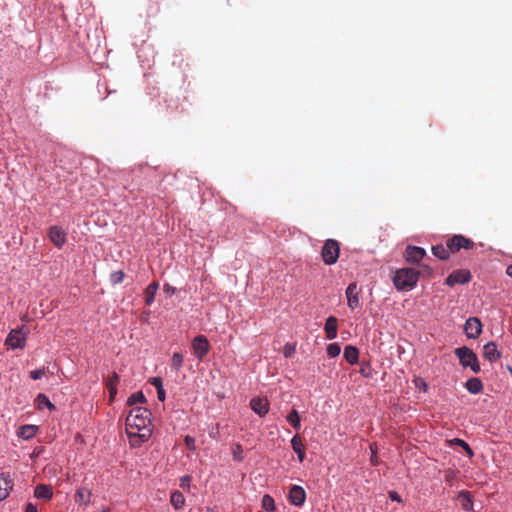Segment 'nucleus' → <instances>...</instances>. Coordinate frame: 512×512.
<instances>
[{"label": "nucleus", "instance_id": "f8f14e48", "mask_svg": "<svg viewBox=\"0 0 512 512\" xmlns=\"http://www.w3.org/2000/svg\"><path fill=\"white\" fill-rule=\"evenodd\" d=\"M288 498L293 505L299 507L306 499V492L301 486L294 485L290 488Z\"/></svg>", "mask_w": 512, "mask_h": 512}, {"label": "nucleus", "instance_id": "bb28decb", "mask_svg": "<svg viewBox=\"0 0 512 512\" xmlns=\"http://www.w3.org/2000/svg\"><path fill=\"white\" fill-rule=\"evenodd\" d=\"M37 427L34 425H24L19 429L18 435L23 439H30L35 436Z\"/></svg>", "mask_w": 512, "mask_h": 512}, {"label": "nucleus", "instance_id": "cd10ccee", "mask_svg": "<svg viewBox=\"0 0 512 512\" xmlns=\"http://www.w3.org/2000/svg\"><path fill=\"white\" fill-rule=\"evenodd\" d=\"M36 404L39 409H43L44 407L49 408V410H55L56 407L51 403L49 398L44 394H38L36 397Z\"/></svg>", "mask_w": 512, "mask_h": 512}, {"label": "nucleus", "instance_id": "9b49d317", "mask_svg": "<svg viewBox=\"0 0 512 512\" xmlns=\"http://www.w3.org/2000/svg\"><path fill=\"white\" fill-rule=\"evenodd\" d=\"M346 297L348 307L351 309H356L360 307V297L358 292V287L355 282H352L348 285L346 289Z\"/></svg>", "mask_w": 512, "mask_h": 512}, {"label": "nucleus", "instance_id": "412c9836", "mask_svg": "<svg viewBox=\"0 0 512 512\" xmlns=\"http://www.w3.org/2000/svg\"><path fill=\"white\" fill-rule=\"evenodd\" d=\"M344 358L351 365L356 364L359 359V350L352 345L346 346L344 349Z\"/></svg>", "mask_w": 512, "mask_h": 512}, {"label": "nucleus", "instance_id": "b1692460", "mask_svg": "<svg viewBox=\"0 0 512 512\" xmlns=\"http://www.w3.org/2000/svg\"><path fill=\"white\" fill-rule=\"evenodd\" d=\"M158 287L159 285L157 282H152L146 287L144 291L146 305L150 306L154 302V298L157 293Z\"/></svg>", "mask_w": 512, "mask_h": 512}, {"label": "nucleus", "instance_id": "473e14b6", "mask_svg": "<svg viewBox=\"0 0 512 512\" xmlns=\"http://www.w3.org/2000/svg\"><path fill=\"white\" fill-rule=\"evenodd\" d=\"M183 365V355L181 353L175 352L171 358V366L177 372L181 369Z\"/></svg>", "mask_w": 512, "mask_h": 512}, {"label": "nucleus", "instance_id": "37998d69", "mask_svg": "<svg viewBox=\"0 0 512 512\" xmlns=\"http://www.w3.org/2000/svg\"><path fill=\"white\" fill-rule=\"evenodd\" d=\"M164 291L170 295L174 294L176 289L175 287L169 285L168 283L164 284V287H163Z\"/></svg>", "mask_w": 512, "mask_h": 512}, {"label": "nucleus", "instance_id": "a19ab883", "mask_svg": "<svg viewBox=\"0 0 512 512\" xmlns=\"http://www.w3.org/2000/svg\"><path fill=\"white\" fill-rule=\"evenodd\" d=\"M45 372H46L45 368H40V369H37V370H33V371L30 372V378L33 379V380H39V379H41L43 377Z\"/></svg>", "mask_w": 512, "mask_h": 512}, {"label": "nucleus", "instance_id": "5701e85b", "mask_svg": "<svg viewBox=\"0 0 512 512\" xmlns=\"http://www.w3.org/2000/svg\"><path fill=\"white\" fill-rule=\"evenodd\" d=\"M466 389L472 394H478L483 390V384L479 378L473 377L466 381Z\"/></svg>", "mask_w": 512, "mask_h": 512}, {"label": "nucleus", "instance_id": "c85d7f7f", "mask_svg": "<svg viewBox=\"0 0 512 512\" xmlns=\"http://www.w3.org/2000/svg\"><path fill=\"white\" fill-rule=\"evenodd\" d=\"M287 421L293 426L294 429L299 430L301 428V420L297 410H291V412L287 415Z\"/></svg>", "mask_w": 512, "mask_h": 512}, {"label": "nucleus", "instance_id": "423d86ee", "mask_svg": "<svg viewBox=\"0 0 512 512\" xmlns=\"http://www.w3.org/2000/svg\"><path fill=\"white\" fill-rule=\"evenodd\" d=\"M447 247L449 248L451 253H456L460 249H473L475 247V243L471 239L459 234L454 235L453 237L447 240Z\"/></svg>", "mask_w": 512, "mask_h": 512}, {"label": "nucleus", "instance_id": "6e6552de", "mask_svg": "<svg viewBox=\"0 0 512 512\" xmlns=\"http://www.w3.org/2000/svg\"><path fill=\"white\" fill-rule=\"evenodd\" d=\"M471 280V273L467 269H458L453 271L445 279V284L454 286L456 284H466Z\"/></svg>", "mask_w": 512, "mask_h": 512}, {"label": "nucleus", "instance_id": "4468645a", "mask_svg": "<svg viewBox=\"0 0 512 512\" xmlns=\"http://www.w3.org/2000/svg\"><path fill=\"white\" fill-rule=\"evenodd\" d=\"M13 485V478L9 473L0 474V501L8 497L9 491L12 489Z\"/></svg>", "mask_w": 512, "mask_h": 512}, {"label": "nucleus", "instance_id": "393cba45", "mask_svg": "<svg viewBox=\"0 0 512 512\" xmlns=\"http://www.w3.org/2000/svg\"><path fill=\"white\" fill-rule=\"evenodd\" d=\"M432 253L435 257L441 260H446L449 258L451 252L447 245L444 246L443 244H438L432 247Z\"/></svg>", "mask_w": 512, "mask_h": 512}, {"label": "nucleus", "instance_id": "f3484780", "mask_svg": "<svg viewBox=\"0 0 512 512\" xmlns=\"http://www.w3.org/2000/svg\"><path fill=\"white\" fill-rule=\"evenodd\" d=\"M324 330L328 340L335 339L337 337V318L334 316L328 317L324 325Z\"/></svg>", "mask_w": 512, "mask_h": 512}, {"label": "nucleus", "instance_id": "e433bc0d", "mask_svg": "<svg viewBox=\"0 0 512 512\" xmlns=\"http://www.w3.org/2000/svg\"><path fill=\"white\" fill-rule=\"evenodd\" d=\"M360 374L364 377H370L371 376V367L368 362L362 361L360 364Z\"/></svg>", "mask_w": 512, "mask_h": 512}, {"label": "nucleus", "instance_id": "ddd939ff", "mask_svg": "<svg viewBox=\"0 0 512 512\" xmlns=\"http://www.w3.org/2000/svg\"><path fill=\"white\" fill-rule=\"evenodd\" d=\"M426 252L423 248L417 246H408L405 250V259L409 263H418L420 262Z\"/></svg>", "mask_w": 512, "mask_h": 512}, {"label": "nucleus", "instance_id": "6ab92c4d", "mask_svg": "<svg viewBox=\"0 0 512 512\" xmlns=\"http://www.w3.org/2000/svg\"><path fill=\"white\" fill-rule=\"evenodd\" d=\"M291 446H292L293 451L297 454L298 460L300 462H303V460L305 458V450L306 449L302 442L301 437L298 434H296L291 439Z\"/></svg>", "mask_w": 512, "mask_h": 512}, {"label": "nucleus", "instance_id": "39448f33", "mask_svg": "<svg viewBox=\"0 0 512 512\" xmlns=\"http://www.w3.org/2000/svg\"><path fill=\"white\" fill-rule=\"evenodd\" d=\"M29 331L25 330V326L18 329H12L6 340L5 344L11 349H23L26 345V339Z\"/></svg>", "mask_w": 512, "mask_h": 512}, {"label": "nucleus", "instance_id": "dca6fc26", "mask_svg": "<svg viewBox=\"0 0 512 512\" xmlns=\"http://www.w3.org/2000/svg\"><path fill=\"white\" fill-rule=\"evenodd\" d=\"M483 356L490 362L497 361L501 355L494 342H489L483 347Z\"/></svg>", "mask_w": 512, "mask_h": 512}, {"label": "nucleus", "instance_id": "f257e3e1", "mask_svg": "<svg viewBox=\"0 0 512 512\" xmlns=\"http://www.w3.org/2000/svg\"><path fill=\"white\" fill-rule=\"evenodd\" d=\"M151 412L144 407L132 408L125 420L126 433L130 444L138 447L152 435Z\"/></svg>", "mask_w": 512, "mask_h": 512}, {"label": "nucleus", "instance_id": "f03ea898", "mask_svg": "<svg viewBox=\"0 0 512 512\" xmlns=\"http://www.w3.org/2000/svg\"><path fill=\"white\" fill-rule=\"evenodd\" d=\"M420 272L414 268H401L396 270L393 283L400 291L412 290L419 279Z\"/></svg>", "mask_w": 512, "mask_h": 512}, {"label": "nucleus", "instance_id": "8fccbe9b", "mask_svg": "<svg viewBox=\"0 0 512 512\" xmlns=\"http://www.w3.org/2000/svg\"><path fill=\"white\" fill-rule=\"evenodd\" d=\"M418 381L421 383L420 387H423V389L426 390L427 384L425 383V381L423 379H419Z\"/></svg>", "mask_w": 512, "mask_h": 512}, {"label": "nucleus", "instance_id": "1a4fd4ad", "mask_svg": "<svg viewBox=\"0 0 512 512\" xmlns=\"http://www.w3.org/2000/svg\"><path fill=\"white\" fill-rule=\"evenodd\" d=\"M464 332L470 339H476L482 332V323L477 317H470L466 320L464 325Z\"/></svg>", "mask_w": 512, "mask_h": 512}, {"label": "nucleus", "instance_id": "f704fd0d", "mask_svg": "<svg viewBox=\"0 0 512 512\" xmlns=\"http://www.w3.org/2000/svg\"><path fill=\"white\" fill-rule=\"evenodd\" d=\"M341 352V347L338 343H331L327 346V354L329 357H337Z\"/></svg>", "mask_w": 512, "mask_h": 512}, {"label": "nucleus", "instance_id": "9d476101", "mask_svg": "<svg viewBox=\"0 0 512 512\" xmlns=\"http://www.w3.org/2000/svg\"><path fill=\"white\" fill-rule=\"evenodd\" d=\"M48 237L57 248H62L66 243V232L60 226H51Z\"/></svg>", "mask_w": 512, "mask_h": 512}, {"label": "nucleus", "instance_id": "3c124183", "mask_svg": "<svg viewBox=\"0 0 512 512\" xmlns=\"http://www.w3.org/2000/svg\"><path fill=\"white\" fill-rule=\"evenodd\" d=\"M184 481L189 482L190 481V477L189 476H185V477L182 478V486H184Z\"/></svg>", "mask_w": 512, "mask_h": 512}, {"label": "nucleus", "instance_id": "79ce46f5", "mask_svg": "<svg viewBox=\"0 0 512 512\" xmlns=\"http://www.w3.org/2000/svg\"><path fill=\"white\" fill-rule=\"evenodd\" d=\"M150 383L158 390L163 388L162 379L160 377H153L150 379Z\"/></svg>", "mask_w": 512, "mask_h": 512}, {"label": "nucleus", "instance_id": "de8ad7c7", "mask_svg": "<svg viewBox=\"0 0 512 512\" xmlns=\"http://www.w3.org/2000/svg\"><path fill=\"white\" fill-rule=\"evenodd\" d=\"M506 274L512 278V264L506 268Z\"/></svg>", "mask_w": 512, "mask_h": 512}, {"label": "nucleus", "instance_id": "aec40b11", "mask_svg": "<svg viewBox=\"0 0 512 512\" xmlns=\"http://www.w3.org/2000/svg\"><path fill=\"white\" fill-rule=\"evenodd\" d=\"M119 376L116 373L106 379V387L109 391L110 401H113L117 394V384L119 383Z\"/></svg>", "mask_w": 512, "mask_h": 512}, {"label": "nucleus", "instance_id": "c756f323", "mask_svg": "<svg viewBox=\"0 0 512 512\" xmlns=\"http://www.w3.org/2000/svg\"><path fill=\"white\" fill-rule=\"evenodd\" d=\"M170 501H171V504L173 505V507L176 509V510H179L182 508L183 504H184V496L181 492L179 491H175L171 494V498H170Z\"/></svg>", "mask_w": 512, "mask_h": 512}, {"label": "nucleus", "instance_id": "4c0bfd02", "mask_svg": "<svg viewBox=\"0 0 512 512\" xmlns=\"http://www.w3.org/2000/svg\"><path fill=\"white\" fill-rule=\"evenodd\" d=\"M283 354L286 358H291L295 354V345L286 343L283 348Z\"/></svg>", "mask_w": 512, "mask_h": 512}, {"label": "nucleus", "instance_id": "4be33fe9", "mask_svg": "<svg viewBox=\"0 0 512 512\" xmlns=\"http://www.w3.org/2000/svg\"><path fill=\"white\" fill-rule=\"evenodd\" d=\"M52 488L49 485H38L34 490V495L38 499L48 500L52 497Z\"/></svg>", "mask_w": 512, "mask_h": 512}, {"label": "nucleus", "instance_id": "c9c22d12", "mask_svg": "<svg viewBox=\"0 0 512 512\" xmlns=\"http://www.w3.org/2000/svg\"><path fill=\"white\" fill-rule=\"evenodd\" d=\"M124 279V272L119 270L115 271L110 275V281L113 284H120Z\"/></svg>", "mask_w": 512, "mask_h": 512}, {"label": "nucleus", "instance_id": "49530a36", "mask_svg": "<svg viewBox=\"0 0 512 512\" xmlns=\"http://www.w3.org/2000/svg\"><path fill=\"white\" fill-rule=\"evenodd\" d=\"M25 512H37V508L32 503H29L27 504Z\"/></svg>", "mask_w": 512, "mask_h": 512}, {"label": "nucleus", "instance_id": "09e8293b", "mask_svg": "<svg viewBox=\"0 0 512 512\" xmlns=\"http://www.w3.org/2000/svg\"><path fill=\"white\" fill-rule=\"evenodd\" d=\"M418 381L421 383L420 387H423V389L426 390L427 384L425 383V381L423 379H419Z\"/></svg>", "mask_w": 512, "mask_h": 512}, {"label": "nucleus", "instance_id": "20e7f679", "mask_svg": "<svg viewBox=\"0 0 512 512\" xmlns=\"http://www.w3.org/2000/svg\"><path fill=\"white\" fill-rule=\"evenodd\" d=\"M339 253H340V245H339L338 241H336L334 239H328L325 241V243L322 247L321 256H322L323 262L326 265L335 264L339 258Z\"/></svg>", "mask_w": 512, "mask_h": 512}, {"label": "nucleus", "instance_id": "58836bf2", "mask_svg": "<svg viewBox=\"0 0 512 512\" xmlns=\"http://www.w3.org/2000/svg\"><path fill=\"white\" fill-rule=\"evenodd\" d=\"M184 443L186 445V447L190 450V451H195L196 450V444H195V439L190 436V435H186L184 437Z\"/></svg>", "mask_w": 512, "mask_h": 512}, {"label": "nucleus", "instance_id": "2f4dec72", "mask_svg": "<svg viewBox=\"0 0 512 512\" xmlns=\"http://www.w3.org/2000/svg\"><path fill=\"white\" fill-rule=\"evenodd\" d=\"M232 457L237 462H242L244 459V451L242 445L237 443L232 447Z\"/></svg>", "mask_w": 512, "mask_h": 512}, {"label": "nucleus", "instance_id": "a18cd8bd", "mask_svg": "<svg viewBox=\"0 0 512 512\" xmlns=\"http://www.w3.org/2000/svg\"><path fill=\"white\" fill-rule=\"evenodd\" d=\"M389 497L392 501H400V496L395 491H390Z\"/></svg>", "mask_w": 512, "mask_h": 512}, {"label": "nucleus", "instance_id": "a878e982", "mask_svg": "<svg viewBox=\"0 0 512 512\" xmlns=\"http://www.w3.org/2000/svg\"><path fill=\"white\" fill-rule=\"evenodd\" d=\"M91 492L89 489L81 487L75 493V501L79 504H86L90 501Z\"/></svg>", "mask_w": 512, "mask_h": 512}, {"label": "nucleus", "instance_id": "a211bd4d", "mask_svg": "<svg viewBox=\"0 0 512 512\" xmlns=\"http://www.w3.org/2000/svg\"><path fill=\"white\" fill-rule=\"evenodd\" d=\"M456 504L464 511H469L473 508V502L469 492L462 491L456 498Z\"/></svg>", "mask_w": 512, "mask_h": 512}, {"label": "nucleus", "instance_id": "2eb2a0df", "mask_svg": "<svg viewBox=\"0 0 512 512\" xmlns=\"http://www.w3.org/2000/svg\"><path fill=\"white\" fill-rule=\"evenodd\" d=\"M250 406L260 417L265 416L269 411V401L266 398H253L250 401Z\"/></svg>", "mask_w": 512, "mask_h": 512}, {"label": "nucleus", "instance_id": "7ed1b4c3", "mask_svg": "<svg viewBox=\"0 0 512 512\" xmlns=\"http://www.w3.org/2000/svg\"><path fill=\"white\" fill-rule=\"evenodd\" d=\"M455 354L463 367H469L474 373L480 371L477 355L470 348L459 347L455 350Z\"/></svg>", "mask_w": 512, "mask_h": 512}, {"label": "nucleus", "instance_id": "0eeeda50", "mask_svg": "<svg viewBox=\"0 0 512 512\" xmlns=\"http://www.w3.org/2000/svg\"><path fill=\"white\" fill-rule=\"evenodd\" d=\"M191 347L196 358L201 361L208 354L210 344L204 335H198L193 339Z\"/></svg>", "mask_w": 512, "mask_h": 512}, {"label": "nucleus", "instance_id": "ea45409f", "mask_svg": "<svg viewBox=\"0 0 512 512\" xmlns=\"http://www.w3.org/2000/svg\"><path fill=\"white\" fill-rule=\"evenodd\" d=\"M455 443L457 445H459L461 448H463L470 457L473 456L472 449L470 448V446L464 440H462V439H455Z\"/></svg>", "mask_w": 512, "mask_h": 512}, {"label": "nucleus", "instance_id": "72a5a7b5", "mask_svg": "<svg viewBox=\"0 0 512 512\" xmlns=\"http://www.w3.org/2000/svg\"><path fill=\"white\" fill-rule=\"evenodd\" d=\"M262 507L266 512H272L275 509L274 499L270 495H264L262 497Z\"/></svg>", "mask_w": 512, "mask_h": 512}, {"label": "nucleus", "instance_id": "7c9ffc66", "mask_svg": "<svg viewBox=\"0 0 512 512\" xmlns=\"http://www.w3.org/2000/svg\"><path fill=\"white\" fill-rule=\"evenodd\" d=\"M146 401V398L142 392H135L133 393L127 400V405L133 406L138 403H144Z\"/></svg>", "mask_w": 512, "mask_h": 512}, {"label": "nucleus", "instance_id": "c03bdc74", "mask_svg": "<svg viewBox=\"0 0 512 512\" xmlns=\"http://www.w3.org/2000/svg\"><path fill=\"white\" fill-rule=\"evenodd\" d=\"M166 394L164 388H160L157 390V398L159 401L163 402L165 400Z\"/></svg>", "mask_w": 512, "mask_h": 512}]
</instances>
